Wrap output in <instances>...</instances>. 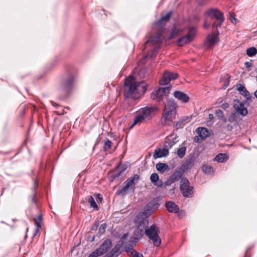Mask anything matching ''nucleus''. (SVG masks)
I'll list each match as a JSON object with an SVG mask.
<instances>
[{"instance_id":"1","label":"nucleus","mask_w":257,"mask_h":257,"mask_svg":"<svg viewBox=\"0 0 257 257\" xmlns=\"http://www.w3.org/2000/svg\"><path fill=\"white\" fill-rule=\"evenodd\" d=\"M147 85L144 81L138 83L133 76L126 77L124 82V96L138 94L143 95L146 91Z\"/></svg>"},{"instance_id":"2","label":"nucleus","mask_w":257,"mask_h":257,"mask_svg":"<svg viewBox=\"0 0 257 257\" xmlns=\"http://www.w3.org/2000/svg\"><path fill=\"white\" fill-rule=\"evenodd\" d=\"M172 14L171 12H169L165 16H162L161 18L154 24L155 29L158 31L157 35L155 37L151 38L146 42L144 49L150 44L154 46L156 49L160 48L161 44L163 41L161 34L165 29L164 25L170 20Z\"/></svg>"},{"instance_id":"3","label":"nucleus","mask_w":257,"mask_h":257,"mask_svg":"<svg viewBox=\"0 0 257 257\" xmlns=\"http://www.w3.org/2000/svg\"><path fill=\"white\" fill-rule=\"evenodd\" d=\"M158 111L159 109L156 106H147L141 108L137 111V114L135 118L134 124L152 119Z\"/></svg>"},{"instance_id":"4","label":"nucleus","mask_w":257,"mask_h":257,"mask_svg":"<svg viewBox=\"0 0 257 257\" xmlns=\"http://www.w3.org/2000/svg\"><path fill=\"white\" fill-rule=\"evenodd\" d=\"M177 108V105L172 98L167 100L161 119L163 123L165 125L169 124L175 118Z\"/></svg>"},{"instance_id":"5","label":"nucleus","mask_w":257,"mask_h":257,"mask_svg":"<svg viewBox=\"0 0 257 257\" xmlns=\"http://www.w3.org/2000/svg\"><path fill=\"white\" fill-rule=\"evenodd\" d=\"M160 231L159 227L155 224L150 226H147V228L145 230V234L156 246H159L161 243V238L159 235Z\"/></svg>"},{"instance_id":"6","label":"nucleus","mask_w":257,"mask_h":257,"mask_svg":"<svg viewBox=\"0 0 257 257\" xmlns=\"http://www.w3.org/2000/svg\"><path fill=\"white\" fill-rule=\"evenodd\" d=\"M196 33L197 30L195 27L189 28L187 35L178 39L177 42V45L182 47L190 43L195 38Z\"/></svg>"},{"instance_id":"7","label":"nucleus","mask_w":257,"mask_h":257,"mask_svg":"<svg viewBox=\"0 0 257 257\" xmlns=\"http://www.w3.org/2000/svg\"><path fill=\"white\" fill-rule=\"evenodd\" d=\"M76 82V77L70 75L68 78L64 80L59 87V90L69 94L73 90V87Z\"/></svg>"},{"instance_id":"8","label":"nucleus","mask_w":257,"mask_h":257,"mask_svg":"<svg viewBox=\"0 0 257 257\" xmlns=\"http://www.w3.org/2000/svg\"><path fill=\"white\" fill-rule=\"evenodd\" d=\"M205 15H208L211 19H215L218 21L217 24H213L214 27H219L224 20L223 13L217 9H210L205 13Z\"/></svg>"},{"instance_id":"9","label":"nucleus","mask_w":257,"mask_h":257,"mask_svg":"<svg viewBox=\"0 0 257 257\" xmlns=\"http://www.w3.org/2000/svg\"><path fill=\"white\" fill-rule=\"evenodd\" d=\"M140 177L138 175L136 174L133 177H131L123 183L122 187L117 190L116 194L118 195H124L128 190L131 186L136 184V182L139 180Z\"/></svg>"},{"instance_id":"10","label":"nucleus","mask_w":257,"mask_h":257,"mask_svg":"<svg viewBox=\"0 0 257 257\" xmlns=\"http://www.w3.org/2000/svg\"><path fill=\"white\" fill-rule=\"evenodd\" d=\"M180 188L183 196L191 197L193 194V187L190 186L189 180L186 178H182L180 180Z\"/></svg>"},{"instance_id":"11","label":"nucleus","mask_w":257,"mask_h":257,"mask_svg":"<svg viewBox=\"0 0 257 257\" xmlns=\"http://www.w3.org/2000/svg\"><path fill=\"white\" fill-rule=\"evenodd\" d=\"M248 105V104L246 102H241L237 99L234 100L233 108H234L235 112L242 116H245L247 114V107Z\"/></svg>"},{"instance_id":"12","label":"nucleus","mask_w":257,"mask_h":257,"mask_svg":"<svg viewBox=\"0 0 257 257\" xmlns=\"http://www.w3.org/2000/svg\"><path fill=\"white\" fill-rule=\"evenodd\" d=\"M148 225V220L146 219H142L138 223L134 231V235L137 239L143 236L145 233V230L147 228Z\"/></svg>"},{"instance_id":"13","label":"nucleus","mask_w":257,"mask_h":257,"mask_svg":"<svg viewBox=\"0 0 257 257\" xmlns=\"http://www.w3.org/2000/svg\"><path fill=\"white\" fill-rule=\"evenodd\" d=\"M178 74L172 73L169 71L164 72L162 78L160 80V85H165L168 84L171 80H175L178 77Z\"/></svg>"},{"instance_id":"14","label":"nucleus","mask_w":257,"mask_h":257,"mask_svg":"<svg viewBox=\"0 0 257 257\" xmlns=\"http://www.w3.org/2000/svg\"><path fill=\"white\" fill-rule=\"evenodd\" d=\"M218 35L219 32L217 30L216 34L215 35L209 34L207 36L205 44L207 49H211L212 48L218 41Z\"/></svg>"},{"instance_id":"15","label":"nucleus","mask_w":257,"mask_h":257,"mask_svg":"<svg viewBox=\"0 0 257 257\" xmlns=\"http://www.w3.org/2000/svg\"><path fill=\"white\" fill-rule=\"evenodd\" d=\"M171 87H161L153 92L154 96H168Z\"/></svg>"},{"instance_id":"16","label":"nucleus","mask_w":257,"mask_h":257,"mask_svg":"<svg viewBox=\"0 0 257 257\" xmlns=\"http://www.w3.org/2000/svg\"><path fill=\"white\" fill-rule=\"evenodd\" d=\"M169 150L165 147L163 148H158L155 150L153 157L154 159L162 158L168 156Z\"/></svg>"},{"instance_id":"17","label":"nucleus","mask_w":257,"mask_h":257,"mask_svg":"<svg viewBox=\"0 0 257 257\" xmlns=\"http://www.w3.org/2000/svg\"><path fill=\"white\" fill-rule=\"evenodd\" d=\"M194 164V159L193 157L186 160L181 166L180 170L183 173L190 169Z\"/></svg>"},{"instance_id":"18","label":"nucleus","mask_w":257,"mask_h":257,"mask_svg":"<svg viewBox=\"0 0 257 257\" xmlns=\"http://www.w3.org/2000/svg\"><path fill=\"white\" fill-rule=\"evenodd\" d=\"M234 87L238 92L239 94L242 96H250L249 92L247 90L245 87L241 84H236Z\"/></svg>"},{"instance_id":"19","label":"nucleus","mask_w":257,"mask_h":257,"mask_svg":"<svg viewBox=\"0 0 257 257\" xmlns=\"http://www.w3.org/2000/svg\"><path fill=\"white\" fill-rule=\"evenodd\" d=\"M111 241L110 239H106L103 241L98 249L102 253V254H103L111 247Z\"/></svg>"},{"instance_id":"20","label":"nucleus","mask_w":257,"mask_h":257,"mask_svg":"<svg viewBox=\"0 0 257 257\" xmlns=\"http://www.w3.org/2000/svg\"><path fill=\"white\" fill-rule=\"evenodd\" d=\"M196 133L199 134L200 138L202 140H204L209 136L210 133L207 128L203 127H198L196 130Z\"/></svg>"},{"instance_id":"21","label":"nucleus","mask_w":257,"mask_h":257,"mask_svg":"<svg viewBox=\"0 0 257 257\" xmlns=\"http://www.w3.org/2000/svg\"><path fill=\"white\" fill-rule=\"evenodd\" d=\"M230 76L227 73L223 74L220 77V83L223 89L226 88L229 84Z\"/></svg>"},{"instance_id":"22","label":"nucleus","mask_w":257,"mask_h":257,"mask_svg":"<svg viewBox=\"0 0 257 257\" xmlns=\"http://www.w3.org/2000/svg\"><path fill=\"white\" fill-rule=\"evenodd\" d=\"M165 206L170 212L176 213L179 210V207L173 201H168L165 203Z\"/></svg>"},{"instance_id":"23","label":"nucleus","mask_w":257,"mask_h":257,"mask_svg":"<svg viewBox=\"0 0 257 257\" xmlns=\"http://www.w3.org/2000/svg\"><path fill=\"white\" fill-rule=\"evenodd\" d=\"M150 180L155 186L162 187L163 185V182L159 180V176L157 173L152 174L150 176Z\"/></svg>"},{"instance_id":"24","label":"nucleus","mask_w":257,"mask_h":257,"mask_svg":"<svg viewBox=\"0 0 257 257\" xmlns=\"http://www.w3.org/2000/svg\"><path fill=\"white\" fill-rule=\"evenodd\" d=\"M35 221V224L36 226V228L35 229V233L34 234V236H36L37 233L39 231L40 228L41 227L42 223V216L40 214L38 216L37 218L34 219Z\"/></svg>"},{"instance_id":"25","label":"nucleus","mask_w":257,"mask_h":257,"mask_svg":"<svg viewBox=\"0 0 257 257\" xmlns=\"http://www.w3.org/2000/svg\"><path fill=\"white\" fill-rule=\"evenodd\" d=\"M155 211V208L152 203H149L145 207L143 214L146 217L150 216Z\"/></svg>"},{"instance_id":"26","label":"nucleus","mask_w":257,"mask_h":257,"mask_svg":"<svg viewBox=\"0 0 257 257\" xmlns=\"http://www.w3.org/2000/svg\"><path fill=\"white\" fill-rule=\"evenodd\" d=\"M228 159V157L226 154L225 153H219L217 155L214 160L218 163H223L227 161Z\"/></svg>"},{"instance_id":"27","label":"nucleus","mask_w":257,"mask_h":257,"mask_svg":"<svg viewBox=\"0 0 257 257\" xmlns=\"http://www.w3.org/2000/svg\"><path fill=\"white\" fill-rule=\"evenodd\" d=\"M192 115L184 116L181 118L177 122L176 125L178 127H182V125L191 121Z\"/></svg>"},{"instance_id":"28","label":"nucleus","mask_w":257,"mask_h":257,"mask_svg":"<svg viewBox=\"0 0 257 257\" xmlns=\"http://www.w3.org/2000/svg\"><path fill=\"white\" fill-rule=\"evenodd\" d=\"M157 170L161 173H164L165 171L169 170V166L165 163H159L156 164Z\"/></svg>"},{"instance_id":"29","label":"nucleus","mask_w":257,"mask_h":257,"mask_svg":"<svg viewBox=\"0 0 257 257\" xmlns=\"http://www.w3.org/2000/svg\"><path fill=\"white\" fill-rule=\"evenodd\" d=\"M135 245V244L134 243L133 240L130 241L125 246V250L128 253H131L132 254H134L136 252L134 249Z\"/></svg>"},{"instance_id":"30","label":"nucleus","mask_w":257,"mask_h":257,"mask_svg":"<svg viewBox=\"0 0 257 257\" xmlns=\"http://www.w3.org/2000/svg\"><path fill=\"white\" fill-rule=\"evenodd\" d=\"M202 169L203 172L207 174L212 175L214 173V169L212 166L208 165H203Z\"/></svg>"},{"instance_id":"31","label":"nucleus","mask_w":257,"mask_h":257,"mask_svg":"<svg viewBox=\"0 0 257 257\" xmlns=\"http://www.w3.org/2000/svg\"><path fill=\"white\" fill-rule=\"evenodd\" d=\"M183 174V172L181 171V170H177L176 172H175L170 177L173 181L175 182L176 181H177L182 176Z\"/></svg>"},{"instance_id":"32","label":"nucleus","mask_w":257,"mask_h":257,"mask_svg":"<svg viewBox=\"0 0 257 257\" xmlns=\"http://www.w3.org/2000/svg\"><path fill=\"white\" fill-rule=\"evenodd\" d=\"M88 201L90 204V207L92 208L93 210H98L99 209L98 205L96 203L94 198L92 196L89 197Z\"/></svg>"},{"instance_id":"33","label":"nucleus","mask_w":257,"mask_h":257,"mask_svg":"<svg viewBox=\"0 0 257 257\" xmlns=\"http://www.w3.org/2000/svg\"><path fill=\"white\" fill-rule=\"evenodd\" d=\"M118 247L115 246L109 253H107L105 257H114L117 255Z\"/></svg>"},{"instance_id":"34","label":"nucleus","mask_w":257,"mask_h":257,"mask_svg":"<svg viewBox=\"0 0 257 257\" xmlns=\"http://www.w3.org/2000/svg\"><path fill=\"white\" fill-rule=\"evenodd\" d=\"M257 54V49L254 47H250L246 50V54L249 57H253Z\"/></svg>"},{"instance_id":"35","label":"nucleus","mask_w":257,"mask_h":257,"mask_svg":"<svg viewBox=\"0 0 257 257\" xmlns=\"http://www.w3.org/2000/svg\"><path fill=\"white\" fill-rule=\"evenodd\" d=\"M215 113L216 114L218 119L223 120L225 122L226 121V119L224 116L223 112L220 109H217L215 110Z\"/></svg>"},{"instance_id":"36","label":"nucleus","mask_w":257,"mask_h":257,"mask_svg":"<svg viewBox=\"0 0 257 257\" xmlns=\"http://www.w3.org/2000/svg\"><path fill=\"white\" fill-rule=\"evenodd\" d=\"M186 148L185 147H182L179 148L177 151V155L180 158H182L185 155Z\"/></svg>"},{"instance_id":"37","label":"nucleus","mask_w":257,"mask_h":257,"mask_svg":"<svg viewBox=\"0 0 257 257\" xmlns=\"http://www.w3.org/2000/svg\"><path fill=\"white\" fill-rule=\"evenodd\" d=\"M112 143L111 141L109 140H107V141L104 143L103 146V150L104 151H108L112 146Z\"/></svg>"},{"instance_id":"38","label":"nucleus","mask_w":257,"mask_h":257,"mask_svg":"<svg viewBox=\"0 0 257 257\" xmlns=\"http://www.w3.org/2000/svg\"><path fill=\"white\" fill-rule=\"evenodd\" d=\"M102 255V253H101L100 250L97 248L94 251L92 252L88 257H97Z\"/></svg>"},{"instance_id":"39","label":"nucleus","mask_w":257,"mask_h":257,"mask_svg":"<svg viewBox=\"0 0 257 257\" xmlns=\"http://www.w3.org/2000/svg\"><path fill=\"white\" fill-rule=\"evenodd\" d=\"M238 114L236 113L235 112L232 113L228 117V120L230 122H233L236 121V118Z\"/></svg>"},{"instance_id":"40","label":"nucleus","mask_w":257,"mask_h":257,"mask_svg":"<svg viewBox=\"0 0 257 257\" xmlns=\"http://www.w3.org/2000/svg\"><path fill=\"white\" fill-rule=\"evenodd\" d=\"M106 226H107V225L106 223H103V224H101V225L99 228V233L100 235L103 234L105 232V229L106 228Z\"/></svg>"},{"instance_id":"41","label":"nucleus","mask_w":257,"mask_h":257,"mask_svg":"<svg viewBox=\"0 0 257 257\" xmlns=\"http://www.w3.org/2000/svg\"><path fill=\"white\" fill-rule=\"evenodd\" d=\"M174 96H188V94L180 91H175L174 92Z\"/></svg>"},{"instance_id":"42","label":"nucleus","mask_w":257,"mask_h":257,"mask_svg":"<svg viewBox=\"0 0 257 257\" xmlns=\"http://www.w3.org/2000/svg\"><path fill=\"white\" fill-rule=\"evenodd\" d=\"M229 20L230 22L234 24H236V19L235 18V14L233 12H229Z\"/></svg>"},{"instance_id":"43","label":"nucleus","mask_w":257,"mask_h":257,"mask_svg":"<svg viewBox=\"0 0 257 257\" xmlns=\"http://www.w3.org/2000/svg\"><path fill=\"white\" fill-rule=\"evenodd\" d=\"M174 144L175 143L171 140L166 141L165 142V147L166 148L168 147L171 148L174 145Z\"/></svg>"},{"instance_id":"44","label":"nucleus","mask_w":257,"mask_h":257,"mask_svg":"<svg viewBox=\"0 0 257 257\" xmlns=\"http://www.w3.org/2000/svg\"><path fill=\"white\" fill-rule=\"evenodd\" d=\"M179 100H180L183 103H186L189 100V97H177Z\"/></svg>"},{"instance_id":"45","label":"nucleus","mask_w":257,"mask_h":257,"mask_svg":"<svg viewBox=\"0 0 257 257\" xmlns=\"http://www.w3.org/2000/svg\"><path fill=\"white\" fill-rule=\"evenodd\" d=\"M173 183H174V182L170 178L165 182V186H169Z\"/></svg>"},{"instance_id":"46","label":"nucleus","mask_w":257,"mask_h":257,"mask_svg":"<svg viewBox=\"0 0 257 257\" xmlns=\"http://www.w3.org/2000/svg\"><path fill=\"white\" fill-rule=\"evenodd\" d=\"M210 0H198V4L200 5L207 4Z\"/></svg>"},{"instance_id":"47","label":"nucleus","mask_w":257,"mask_h":257,"mask_svg":"<svg viewBox=\"0 0 257 257\" xmlns=\"http://www.w3.org/2000/svg\"><path fill=\"white\" fill-rule=\"evenodd\" d=\"M139 97H125V100L127 102L132 101V100H135L136 99L138 98Z\"/></svg>"},{"instance_id":"48","label":"nucleus","mask_w":257,"mask_h":257,"mask_svg":"<svg viewBox=\"0 0 257 257\" xmlns=\"http://www.w3.org/2000/svg\"><path fill=\"white\" fill-rule=\"evenodd\" d=\"M229 106V104L227 102L223 103L221 104V107L224 109H225L226 108H228Z\"/></svg>"},{"instance_id":"49","label":"nucleus","mask_w":257,"mask_h":257,"mask_svg":"<svg viewBox=\"0 0 257 257\" xmlns=\"http://www.w3.org/2000/svg\"><path fill=\"white\" fill-rule=\"evenodd\" d=\"M133 255V257H143V255L142 253L139 252H135Z\"/></svg>"},{"instance_id":"50","label":"nucleus","mask_w":257,"mask_h":257,"mask_svg":"<svg viewBox=\"0 0 257 257\" xmlns=\"http://www.w3.org/2000/svg\"><path fill=\"white\" fill-rule=\"evenodd\" d=\"M36 192H35L33 197H32V202L35 204L36 203Z\"/></svg>"},{"instance_id":"51","label":"nucleus","mask_w":257,"mask_h":257,"mask_svg":"<svg viewBox=\"0 0 257 257\" xmlns=\"http://www.w3.org/2000/svg\"><path fill=\"white\" fill-rule=\"evenodd\" d=\"M251 63L249 62H245V66L247 68H249L251 66Z\"/></svg>"},{"instance_id":"52","label":"nucleus","mask_w":257,"mask_h":257,"mask_svg":"<svg viewBox=\"0 0 257 257\" xmlns=\"http://www.w3.org/2000/svg\"><path fill=\"white\" fill-rule=\"evenodd\" d=\"M199 135L198 136H195L194 138V141L197 143L199 141Z\"/></svg>"},{"instance_id":"53","label":"nucleus","mask_w":257,"mask_h":257,"mask_svg":"<svg viewBox=\"0 0 257 257\" xmlns=\"http://www.w3.org/2000/svg\"><path fill=\"white\" fill-rule=\"evenodd\" d=\"M52 105L55 107H59L60 105L54 101L51 102Z\"/></svg>"},{"instance_id":"54","label":"nucleus","mask_w":257,"mask_h":257,"mask_svg":"<svg viewBox=\"0 0 257 257\" xmlns=\"http://www.w3.org/2000/svg\"><path fill=\"white\" fill-rule=\"evenodd\" d=\"M203 27L206 29H208L209 27V24H207L206 22H205Z\"/></svg>"},{"instance_id":"55","label":"nucleus","mask_w":257,"mask_h":257,"mask_svg":"<svg viewBox=\"0 0 257 257\" xmlns=\"http://www.w3.org/2000/svg\"><path fill=\"white\" fill-rule=\"evenodd\" d=\"M38 183L37 181V180H35L34 182V189H36V188L38 187Z\"/></svg>"},{"instance_id":"56","label":"nucleus","mask_w":257,"mask_h":257,"mask_svg":"<svg viewBox=\"0 0 257 257\" xmlns=\"http://www.w3.org/2000/svg\"><path fill=\"white\" fill-rule=\"evenodd\" d=\"M54 113L57 115H61V114H64L65 112L64 111V110H63V112L62 113H59L56 111H54Z\"/></svg>"},{"instance_id":"57","label":"nucleus","mask_w":257,"mask_h":257,"mask_svg":"<svg viewBox=\"0 0 257 257\" xmlns=\"http://www.w3.org/2000/svg\"><path fill=\"white\" fill-rule=\"evenodd\" d=\"M208 118H209V119H210L211 120L213 119L214 118V116L212 114H209L208 115Z\"/></svg>"},{"instance_id":"58","label":"nucleus","mask_w":257,"mask_h":257,"mask_svg":"<svg viewBox=\"0 0 257 257\" xmlns=\"http://www.w3.org/2000/svg\"><path fill=\"white\" fill-rule=\"evenodd\" d=\"M156 99L157 101H160L163 100L162 97H156Z\"/></svg>"},{"instance_id":"59","label":"nucleus","mask_w":257,"mask_h":257,"mask_svg":"<svg viewBox=\"0 0 257 257\" xmlns=\"http://www.w3.org/2000/svg\"><path fill=\"white\" fill-rule=\"evenodd\" d=\"M122 172V171H120L119 173H118L117 174H115V176L117 177H118L119 176L121 175Z\"/></svg>"},{"instance_id":"60","label":"nucleus","mask_w":257,"mask_h":257,"mask_svg":"<svg viewBox=\"0 0 257 257\" xmlns=\"http://www.w3.org/2000/svg\"><path fill=\"white\" fill-rule=\"evenodd\" d=\"M254 96H257V90L254 92Z\"/></svg>"},{"instance_id":"61","label":"nucleus","mask_w":257,"mask_h":257,"mask_svg":"<svg viewBox=\"0 0 257 257\" xmlns=\"http://www.w3.org/2000/svg\"><path fill=\"white\" fill-rule=\"evenodd\" d=\"M252 97H246L247 100H249Z\"/></svg>"},{"instance_id":"62","label":"nucleus","mask_w":257,"mask_h":257,"mask_svg":"<svg viewBox=\"0 0 257 257\" xmlns=\"http://www.w3.org/2000/svg\"><path fill=\"white\" fill-rule=\"evenodd\" d=\"M98 225V223H96V224H95V228H97Z\"/></svg>"},{"instance_id":"63","label":"nucleus","mask_w":257,"mask_h":257,"mask_svg":"<svg viewBox=\"0 0 257 257\" xmlns=\"http://www.w3.org/2000/svg\"><path fill=\"white\" fill-rule=\"evenodd\" d=\"M135 124H133V125L131 126V128H132Z\"/></svg>"},{"instance_id":"64","label":"nucleus","mask_w":257,"mask_h":257,"mask_svg":"<svg viewBox=\"0 0 257 257\" xmlns=\"http://www.w3.org/2000/svg\"><path fill=\"white\" fill-rule=\"evenodd\" d=\"M248 250H249V248H248V249H246V252H245V253H247V252L248 251Z\"/></svg>"}]
</instances>
